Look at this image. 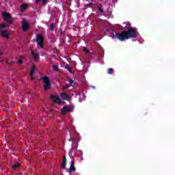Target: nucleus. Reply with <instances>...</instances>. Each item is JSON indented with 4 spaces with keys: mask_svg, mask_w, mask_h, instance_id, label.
Masks as SVG:
<instances>
[{
    "mask_svg": "<svg viewBox=\"0 0 175 175\" xmlns=\"http://www.w3.org/2000/svg\"><path fill=\"white\" fill-rule=\"evenodd\" d=\"M0 33H1L3 38H6V39H9V31H8V30L1 31Z\"/></svg>",
    "mask_w": 175,
    "mask_h": 175,
    "instance_id": "obj_8",
    "label": "nucleus"
},
{
    "mask_svg": "<svg viewBox=\"0 0 175 175\" xmlns=\"http://www.w3.org/2000/svg\"><path fill=\"white\" fill-rule=\"evenodd\" d=\"M139 32L136 31V29L132 28V38H137Z\"/></svg>",
    "mask_w": 175,
    "mask_h": 175,
    "instance_id": "obj_10",
    "label": "nucleus"
},
{
    "mask_svg": "<svg viewBox=\"0 0 175 175\" xmlns=\"http://www.w3.org/2000/svg\"><path fill=\"white\" fill-rule=\"evenodd\" d=\"M69 83L72 85V84H73V81L69 80Z\"/></svg>",
    "mask_w": 175,
    "mask_h": 175,
    "instance_id": "obj_29",
    "label": "nucleus"
},
{
    "mask_svg": "<svg viewBox=\"0 0 175 175\" xmlns=\"http://www.w3.org/2000/svg\"><path fill=\"white\" fill-rule=\"evenodd\" d=\"M66 88H69V85H66L63 87V90H66Z\"/></svg>",
    "mask_w": 175,
    "mask_h": 175,
    "instance_id": "obj_23",
    "label": "nucleus"
},
{
    "mask_svg": "<svg viewBox=\"0 0 175 175\" xmlns=\"http://www.w3.org/2000/svg\"><path fill=\"white\" fill-rule=\"evenodd\" d=\"M7 64H8V65H12V62H10V61H7Z\"/></svg>",
    "mask_w": 175,
    "mask_h": 175,
    "instance_id": "obj_27",
    "label": "nucleus"
},
{
    "mask_svg": "<svg viewBox=\"0 0 175 175\" xmlns=\"http://www.w3.org/2000/svg\"><path fill=\"white\" fill-rule=\"evenodd\" d=\"M51 99L53 100V102L55 103H57L58 105H61L62 102H61V99H59V98L57 97V96H51Z\"/></svg>",
    "mask_w": 175,
    "mask_h": 175,
    "instance_id": "obj_7",
    "label": "nucleus"
},
{
    "mask_svg": "<svg viewBox=\"0 0 175 175\" xmlns=\"http://www.w3.org/2000/svg\"><path fill=\"white\" fill-rule=\"evenodd\" d=\"M3 18L4 21H6L8 24H12L13 23V18H12V16H10V14L8 12H3Z\"/></svg>",
    "mask_w": 175,
    "mask_h": 175,
    "instance_id": "obj_3",
    "label": "nucleus"
},
{
    "mask_svg": "<svg viewBox=\"0 0 175 175\" xmlns=\"http://www.w3.org/2000/svg\"><path fill=\"white\" fill-rule=\"evenodd\" d=\"M53 70L55 71L58 70V66L56 65L53 66Z\"/></svg>",
    "mask_w": 175,
    "mask_h": 175,
    "instance_id": "obj_22",
    "label": "nucleus"
},
{
    "mask_svg": "<svg viewBox=\"0 0 175 175\" xmlns=\"http://www.w3.org/2000/svg\"><path fill=\"white\" fill-rule=\"evenodd\" d=\"M36 42H37V44L41 47V49H43V43L44 42V39L43 38V36L42 34H38Z\"/></svg>",
    "mask_w": 175,
    "mask_h": 175,
    "instance_id": "obj_4",
    "label": "nucleus"
},
{
    "mask_svg": "<svg viewBox=\"0 0 175 175\" xmlns=\"http://www.w3.org/2000/svg\"><path fill=\"white\" fill-rule=\"evenodd\" d=\"M113 72H114V70H113V68H109L107 70L108 75H113Z\"/></svg>",
    "mask_w": 175,
    "mask_h": 175,
    "instance_id": "obj_17",
    "label": "nucleus"
},
{
    "mask_svg": "<svg viewBox=\"0 0 175 175\" xmlns=\"http://www.w3.org/2000/svg\"><path fill=\"white\" fill-rule=\"evenodd\" d=\"M27 10V4H22L21 6V12H24Z\"/></svg>",
    "mask_w": 175,
    "mask_h": 175,
    "instance_id": "obj_16",
    "label": "nucleus"
},
{
    "mask_svg": "<svg viewBox=\"0 0 175 175\" xmlns=\"http://www.w3.org/2000/svg\"><path fill=\"white\" fill-rule=\"evenodd\" d=\"M28 28H29V27L28 26V22H27V21H23L22 22L23 31H28Z\"/></svg>",
    "mask_w": 175,
    "mask_h": 175,
    "instance_id": "obj_6",
    "label": "nucleus"
},
{
    "mask_svg": "<svg viewBox=\"0 0 175 175\" xmlns=\"http://www.w3.org/2000/svg\"><path fill=\"white\" fill-rule=\"evenodd\" d=\"M62 169H65L66 167V156L63 157V162L62 164Z\"/></svg>",
    "mask_w": 175,
    "mask_h": 175,
    "instance_id": "obj_12",
    "label": "nucleus"
},
{
    "mask_svg": "<svg viewBox=\"0 0 175 175\" xmlns=\"http://www.w3.org/2000/svg\"><path fill=\"white\" fill-rule=\"evenodd\" d=\"M85 51L86 53H88V51L87 50H85Z\"/></svg>",
    "mask_w": 175,
    "mask_h": 175,
    "instance_id": "obj_32",
    "label": "nucleus"
},
{
    "mask_svg": "<svg viewBox=\"0 0 175 175\" xmlns=\"http://www.w3.org/2000/svg\"><path fill=\"white\" fill-rule=\"evenodd\" d=\"M35 66H33L31 67V71H30V76L31 77V80H34L33 79V73H35Z\"/></svg>",
    "mask_w": 175,
    "mask_h": 175,
    "instance_id": "obj_13",
    "label": "nucleus"
},
{
    "mask_svg": "<svg viewBox=\"0 0 175 175\" xmlns=\"http://www.w3.org/2000/svg\"><path fill=\"white\" fill-rule=\"evenodd\" d=\"M5 60L3 59H2L1 60V62H3Z\"/></svg>",
    "mask_w": 175,
    "mask_h": 175,
    "instance_id": "obj_30",
    "label": "nucleus"
},
{
    "mask_svg": "<svg viewBox=\"0 0 175 175\" xmlns=\"http://www.w3.org/2000/svg\"><path fill=\"white\" fill-rule=\"evenodd\" d=\"M0 55H3V53H0Z\"/></svg>",
    "mask_w": 175,
    "mask_h": 175,
    "instance_id": "obj_31",
    "label": "nucleus"
},
{
    "mask_svg": "<svg viewBox=\"0 0 175 175\" xmlns=\"http://www.w3.org/2000/svg\"><path fill=\"white\" fill-rule=\"evenodd\" d=\"M70 166L75 167V161L73 160L71 161Z\"/></svg>",
    "mask_w": 175,
    "mask_h": 175,
    "instance_id": "obj_24",
    "label": "nucleus"
},
{
    "mask_svg": "<svg viewBox=\"0 0 175 175\" xmlns=\"http://www.w3.org/2000/svg\"><path fill=\"white\" fill-rule=\"evenodd\" d=\"M60 96L63 100H68L69 96L68 94H66V93H62Z\"/></svg>",
    "mask_w": 175,
    "mask_h": 175,
    "instance_id": "obj_11",
    "label": "nucleus"
},
{
    "mask_svg": "<svg viewBox=\"0 0 175 175\" xmlns=\"http://www.w3.org/2000/svg\"><path fill=\"white\" fill-rule=\"evenodd\" d=\"M70 174L72 172H76V168L75 167L70 166V168L66 170Z\"/></svg>",
    "mask_w": 175,
    "mask_h": 175,
    "instance_id": "obj_14",
    "label": "nucleus"
},
{
    "mask_svg": "<svg viewBox=\"0 0 175 175\" xmlns=\"http://www.w3.org/2000/svg\"><path fill=\"white\" fill-rule=\"evenodd\" d=\"M54 28H55V24L52 23L51 27H49V29H51V31H53V29H54Z\"/></svg>",
    "mask_w": 175,
    "mask_h": 175,
    "instance_id": "obj_19",
    "label": "nucleus"
},
{
    "mask_svg": "<svg viewBox=\"0 0 175 175\" xmlns=\"http://www.w3.org/2000/svg\"><path fill=\"white\" fill-rule=\"evenodd\" d=\"M31 55L33 58H34L36 62H38V61H39L40 59L39 54L33 52V51H31Z\"/></svg>",
    "mask_w": 175,
    "mask_h": 175,
    "instance_id": "obj_9",
    "label": "nucleus"
},
{
    "mask_svg": "<svg viewBox=\"0 0 175 175\" xmlns=\"http://www.w3.org/2000/svg\"><path fill=\"white\" fill-rule=\"evenodd\" d=\"M47 3V0H42V5H46Z\"/></svg>",
    "mask_w": 175,
    "mask_h": 175,
    "instance_id": "obj_25",
    "label": "nucleus"
},
{
    "mask_svg": "<svg viewBox=\"0 0 175 175\" xmlns=\"http://www.w3.org/2000/svg\"><path fill=\"white\" fill-rule=\"evenodd\" d=\"M65 68L67 69V70H68L69 73H73V72H72V68H70L69 66H66Z\"/></svg>",
    "mask_w": 175,
    "mask_h": 175,
    "instance_id": "obj_18",
    "label": "nucleus"
},
{
    "mask_svg": "<svg viewBox=\"0 0 175 175\" xmlns=\"http://www.w3.org/2000/svg\"><path fill=\"white\" fill-rule=\"evenodd\" d=\"M21 166V164L20 163H16L12 165V168L16 170V169H18Z\"/></svg>",
    "mask_w": 175,
    "mask_h": 175,
    "instance_id": "obj_15",
    "label": "nucleus"
},
{
    "mask_svg": "<svg viewBox=\"0 0 175 175\" xmlns=\"http://www.w3.org/2000/svg\"><path fill=\"white\" fill-rule=\"evenodd\" d=\"M17 64H23V57H21L18 59V61Z\"/></svg>",
    "mask_w": 175,
    "mask_h": 175,
    "instance_id": "obj_21",
    "label": "nucleus"
},
{
    "mask_svg": "<svg viewBox=\"0 0 175 175\" xmlns=\"http://www.w3.org/2000/svg\"><path fill=\"white\" fill-rule=\"evenodd\" d=\"M98 10H99V12H100L101 13H103V9H102V8L99 7V8H98Z\"/></svg>",
    "mask_w": 175,
    "mask_h": 175,
    "instance_id": "obj_26",
    "label": "nucleus"
},
{
    "mask_svg": "<svg viewBox=\"0 0 175 175\" xmlns=\"http://www.w3.org/2000/svg\"><path fill=\"white\" fill-rule=\"evenodd\" d=\"M69 111H72L71 107H64L63 109L62 110V114H66V113H69Z\"/></svg>",
    "mask_w": 175,
    "mask_h": 175,
    "instance_id": "obj_5",
    "label": "nucleus"
},
{
    "mask_svg": "<svg viewBox=\"0 0 175 175\" xmlns=\"http://www.w3.org/2000/svg\"><path fill=\"white\" fill-rule=\"evenodd\" d=\"M6 27H8V25H4V24L0 25V28H1V29H3V28H6Z\"/></svg>",
    "mask_w": 175,
    "mask_h": 175,
    "instance_id": "obj_20",
    "label": "nucleus"
},
{
    "mask_svg": "<svg viewBox=\"0 0 175 175\" xmlns=\"http://www.w3.org/2000/svg\"><path fill=\"white\" fill-rule=\"evenodd\" d=\"M40 2V0H36V4L38 5Z\"/></svg>",
    "mask_w": 175,
    "mask_h": 175,
    "instance_id": "obj_28",
    "label": "nucleus"
},
{
    "mask_svg": "<svg viewBox=\"0 0 175 175\" xmlns=\"http://www.w3.org/2000/svg\"><path fill=\"white\" fill-rule=\"evenodd\" d=\"M41 80H42L44 83V91H49L50 88H51V83L50 82V79L47 76H44L41 77Z\"/></svg>",
    "mask_w": 175,
    "mask_h": 175,
    "instance_id": "obj_2",
    "label": "nucleus"
},
{
    "mask_svg": "<svg viewBox=\"0 0 175 175\" xmlns=\"http://www.w3.org/2000/svg\"><path fill=\"white\" fill-rule=\"evenodd\" d=\"M117 38L119 40H125V39H129L132 38V28L129 29L128 31H124L120 34H117Z\"/></svg>",
    "mask_w": 175,
    "mask_h": 175,
    "instance_id": "obj_1",
    "label": "nucleus"
}]
</instances>
